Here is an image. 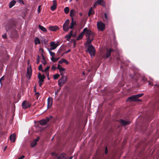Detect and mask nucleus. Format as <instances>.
<instances>
[{
    "label": "nucleus",
    "instance_id": "f257e3e1",
    "mask_svg": "<svg viewBox=\"0 0 159 159\" xmlns=\"http://www.w3.org/2000/svg\"><path fill=\"white\" fill-rule=\"evenodd\" d=\"M67 80V77L66 75L61 76V78L58 80V85L61 87L65 84Z\"/></svg>",
    "mask_w": 159,
    "mask_h": 159
},
{
    "label": "nucleus",
    "instance_id": "f03ea898",
    "mask_svg": "<svg viewBox=\"0 0 159 159\" xmlns=\"http://www.w3.org/2000/svg\"><path fill=\"white\" fill-rule=\"evenodd\" d=\"M86 51H88L92 57L94 56L95 55V49L92 45H91L88 46V49Z\"/></svg>",
    "mask_w": 159,
    "mask_h": 159
},
{
    "label": "nucleus",
    "instance_id": "7ed1b4c3",
    "mask_svg": "<svg viewBox=\"0 0 159 159\" xmlns=\"http://www.w3.org/2000/svg\"><path fill=\"white\" fill-rule=\"evenodd\" d=\"M84 33H85V35L87 38L94 37V34L89 29L87 28H85L83 30Z\"/></svg>",
    "mask_w": 159,
    "mask_h": 159
},
{
    "label": "nucleus",
    "instance_id": "20e7f679",
    "mask_svg": "<svg viewBox=\"0 0 159 159\" xmlns=\"http://www.w3.org/2000/svg\"><path fill=\"white\" fill-rule=\"evenodd\" d=\"M38 77L39 79V85L41 87L43 82L44 81L45 77L43 75H42L40 73H39L38 75Z\"/></svg>",
    "mask_w": 159,
    "mask_h": 159
},
{
    "label": "nucleus",
    "instance_id": "39448f33",
    "mask_svg": "<svg viewBox=\"0 0 159 159\" xmlns=\"http://www.w3.org/2000/svg\"><path fill=\"white\" fill-rule=\"evenodd\" d=\"M97 28L99 31H103L105 28V25L101 22H98L97 24Z\"/></svg>",
    "mask_w": 159,
    "mask_h": 159
},
{
    "label": "nucleus",
    "instance_id": "423d86ee",
    "mask_svg": "<svg viewBox=\"0 0 159 159\" xmlns=\"http://www.w3.org/2000/svg\"><path fill=\"white\" fill-rule=\"evenodd\" d=\"M21 105L23 109H26L30 107L31 103L26 100H24L23 102Z\"/></svg>",
    "mask_w": 159,
    "mask_h": 159
},
{
    "label": "nucleus",
    "instance_id": "0eeeda50",
    "mask_svg": "<svg viewBox=\"0 0 159 159\" xmlns=\"http://www.w3.org/2000/svg\"><path fill=\"white\" fill-rule=\"evenodd\" d=\"M127 101H139L141 102V101L140 99L137 98V97L135 95H134L132 96L129 97L127 99Z\"/></svg>",
    "mask_w": 159,
    "mask_h": 159
},
{
    "label": "nucleus",
    "instance_id": "6e6552de",
    "mask_svg": "<svg viewBox=\"0 0 159 159\" xmlns=\"http://www.w3.org/2000/svg\"><path fill=\"white\" fill-rule=\"evenodd\" d=\"M69 20L67 19L63 24V30L65 31H67L69 27H68V25L69 24Z\"/></svg>",
    "mask_w": 159,
    "mask_h": 159
},
{
    "label": "nucleus",
    "instance_id": "1a4fd4ad",
    "mask_svg": "<svg viewBox=\"0 0 159 159\" xmlns=\"http://www.w3.org/2000/svg\"><path fill=\"white\" fill-rule=\"evenodd\" d=\"M32 69L31 66H29L27 68L26 77L28 79H30L32 74Z\"/></svg>",
    "mask_w": 159,
    "mask_h": 159
},
{
    "label": "nucleus",
    "instance_id": "9d476101",
    "mask_svg": "<svg viewBox=\"0 0 159 159\" xmlns=\"http://www.w3.org/2000/svg\"><path fill=\"white\" fill-rule=\"evenodd\" d=\"M50 119L49 118H47L45 119L41 120L39 121V123L41 125H45L49 121Z\"/></svg>",
    "mask_w": 159,
    "mask_h": 159
},
{
    "label": "nucleus",
    "instance_id": "9b49d317",
    "mask_svg": "<svg viewBox=\"0 0 159 159\" xmlns=\"http://www.w3.org/2000/svg\"><path fill=\"white\" fill-rule=\"evenodd\" d=\"M114 51V50L111 48H110V49H107L106 53L104 57H105L106 58H108L110 56L111 52Z\"/></svg>",
    "mask_w": 159,
    "mask_h": 159
},
{
    "label": "nucleus",
    "instance_id": "f8f14e48",
    "mask_svg": "<svg viewBox=\"0 0 159 159\" xmlns=\"http://www.w3.org/2000/svg\"><path fill=\"white\" fill-rule=\"evenodd\" d=\"M57 43H56L54 42H52L50 43L51 48L50 50H53L55 49L58 46Z\"/></svg>",
    "mask_w": 159,
    "mask_h": 159
},
{
    "label": "nucleus",
    "instance_id": "ddd939ff",
    "mask_svg": "<svg viewBox=\"0 0 159 159\" xmlns=\"http://www.w3.org/2000/svg\"><path fill=\"white\" fill-rule=\"evenodd\" d=\"M16 140V134H13L10 136V140L11 142H15Z\"/></svg>",
    "mask_w": 159,
    "mask_h": 159
},
{
    "label": "nucleus",
    "instance_id": "4468645a",
    "mask_svg": "<svg viewBox=\"0 0 159 159\" xmlns=\"http://www.w3.org/2000/svg\"><path fill=\"white\" fill-rule=\"evenodd\" d=\"M93 40V37L87 38V41L84 45L89 44L91 43L92 41Z\"/></svg>",
    "mask_w": 159,
    "mask_h": 159
},
{
    "label": "nucleus",
    "instance_id": "2eb2a0df",
    "mask_svg": "<svg viewBox=\"0 0 159 159\" xmlns=\"http://www.w3.org/2000/svg\"><path fill=\"white\" fill-rule=\"evenodd\" d=\"M97 2L99 4L101 5L103 7H106L105 2L103 0H97Z\"/></svg>",
    "mask_w": 159,
    "mask_h": 159
},
{
    "label": "nucleus",
    "instance_id": "dca6fc26",
    "mask_svg": "<svg viewBox=\"0 0 159 159\" xmlns=\"http://www.w3.org/2000/svg\"><path fill=\"white\" fill-rule=\"evenodd\" d=\"M120 122L121 124L124 125H126L130 124V122L128 121H126L124 120H120Z\"/></svg>",
    "mask_w": 159,
    "mask_h": 159
},
{
    "label": "nucleus",
    "instance_id": "f3484780",
    "mask_svg": "<svg viewBox=\"0 0 159 159\" xmlns=\"http://www.w3.org/2000/svg\"><path fill=\"white\" fill-rule=\"evenodd\" d=\"M53 5L51 7V9L52 11H54L56 8L57 5L56 0H54L53 1Z\"/></svg>",
    "mask_w": 159,
    "mask_h": 159
},
{
    "label": "nucleus",
    "instance_id": "a211bd4d",
    "mask_svg": "<svg viewBox=\"0 0 159 159\" xmlns=\"http://www.w3.org/2000/svg\"><path fill=\"white\" fill-rule=\"evenodd\" d=\"M49 29L50 30L52 31H56V30L59 29V27L57 26H51L49 27Z\"/></svg>",
    "mask_w": 159,
    "mask_h": 159
},
{
    "label": "nucleus",
    "instance_id": "6ab92c4d",
    "mask_svg": "<svg viewBox=\"0 0 159 159\" xmlns=\"http://www.w3.org/2000/svg\"><path fill=\"white\" fill-rule=\"evenodd\" d=\"M52 98H48V108L50 107L52 105Z\"/></svg>",
    "mask_w": 159,
    "mask_h": 159
},
{
    "label": "nucleus",
    "instance_id": "aec40b11",
    "mask_svg": "<svg viewBox=\"0 0 159 159\" xmlns=\"http://www.w3.org/2000/svg\"><path fill=\"white\" fill-rule=\"evenodd\" d=\"M75 11L74 10L72 9L70 11V16L71 19H74L73 17L75 16Z\"/></svg>",
    "mask_w": 159,
    "mask_h": 159
},
{
    "label": "nucleus",
    "instance_id": "412c9836",
    "mask_svg": "<svg viewBox=\"0 0 159 159\" xmlns=\"http://www.w3.org/2000/svg\"><path fill=\"white\" fill-rule=\"evenodd\" d=\"M76 24V22L75 21H74V19H71V25L69 27V28L72 29L73 28L74 26Z\"/></svg>",
    "mask_w": 159,
    "mask_h": 159
},
{
    "label": "nucleus",
    "instance_id": "4be33fe9",
    "mask_svg": "<svg viewBox=\"0 0 159 159\" xmlns=\"http://www.w3.org/2000/svg\"><path fill=\"white\" fill-rule=\"evenodd\" d=\"M65 69L62 67H61L60 69H59V72L61 76L64 75H63L65 73Z\"/></svg>",
    "mask_w": 159,
    "mask_h": 159
},
{
    "label": "nucleus",
    "instance_id": "5701e85b",
    "mask_svg": "<svg viewBox=\"0 0 159 159\" xmlns=\"http://www.w3.org/2000/svg\"><path fill=\"white\" fill-rule=\"evenodd\" d=\"M16 2V1L14 0H12L11 1L9 4V7L10 8H11L15 5Z\"/></svg>",
    "mask_w": 159,
    "mask_h": 159
},
{
    "label": "nucleus",
    "instance_id": "b1692460",
    "mask_svg": "<svg viewBox=\"0 0 159 159\" xmlns=\"http://www.w3.org/2000/svg\"><path fill=\"white\" fill-rule=\"evenodd\" d=\"M94 12L93 10H92V7H91L89 10L88 15L89 16H90L91 15L94 14Z\"/></svg>",
    "mask_w": 159,
    "mask_h": 159
},
{
    "label": "nucleus",
    "instance_id": "393cba45",
    "mask_svg": "<svg viewBox=\"0 0 159 159\" xmlns=\"http://www.w3.org/2000/svg\"><path fill=\"white\" fill-rule=\"evenodd\" d=\"M84 33L83 31L79 35L77 39V40H79L80 39H82L83 36H84Z\"/></svg>",
    "mask_w": 159,
    "mask_h": 159
},
{
    "label": "nucleus",
    "instance_id": "a878e982",
    "mask_svg": "<svg viewBox=\"0 0 159 159\" xmlns=\"http://www.w3.org/2000/svg\"><path fill=\"white\" fill-rule=\"evenodd\" d=\"M39 29L43 32H46L47 31L46 29L41 25H39Z\"/></svg>",
    "mask_w": 159,
    "mask_h": 159
},
{
    "label": "nucleus",
    "instance_id": "bb28decb",
    "mask_svg": "<svg viewBox=\"0 0 159 159\" xmlns=\"http://www.w3.org/2000/svg\"><path fill=\"white\" fill-rule=\"evenodd\" d=\"M34 43L35 45L39 44L40 43L39 39L37 37H35L34 39Z\"/></svg>",
    "mask_w": 159,
    "mask_h": 159
},
{
    "label": "nucleus",
    "instance_id": "cd10ccee",
    "mask_svg": "<svg viewBox=\"0 0 159 159\" xmlns=\"http://www.w3.org/2000/svg\"><path fill=\"white\" fill-rule=\"evenodd\" d=\"M37 144V142L35 140H34L33 142H32L31 144V146L32 147H35Z\"/></svg>",
    "mask_w": 159,
    "mask_h": 159
},
{
    "label": "nucleus",
    "instance_id": "c85d7f7f",
    "mask_svg": "<svg viewBox=\"0 0 159 159\" xmlns=\"http://www.w3.org/2000/svg\"><path fill=\"white\" fill-rule=\"evenodd\" d=\"M48 50L49 51V53L50 54V55L52 56V59L53 58V57L55 56V53L53 52H52L50 51V50L48 49Z\"/></svg>",
    "mask_w": 159,
    "mask_h": 159
},
{
    "label": "nucleus",
    "instance_id": "c756f323",
    "mask_svg": "<svg viewBox=\"0 0 159 159\" xmlns=\"http://www.w3.org/2000/svg\"><path fill=\"white\" fill-rule=\"evenodd\" d=\"M50 68V66H47L44 70H43V72H45L46 74L47 73H49L48 70Z\"/></svg>",
    "mask_w": 159,
    "mask_h": 159
},
{
    "label": "nucleus",
    "instance_id": "7c9ffc66",
    "mask_svg": "<svg viewBox=\"0 0 159 159\" xmlns=\"http://www.w3.org/2000/svg\"><path fill=\"white\" fill-rule=\"evenodd\" d=\"M64 11L66 14H68L69 11V9L68 7H66L65 8Z\"/></svg>",
    "mask_w": 159,
    "mask_h": 159
},
{
    "label": "nucleus",
    "instance_id": "2f4dec72",
    "mask_svg": "<svg viewBox=\"0 0 159 159\" xmlns=\"http://www.w3.org/2000/svg\"><path fill=\"white\" fill-rule=\"evenodd\" d=\"M104 17L103 18V20L104 21H107V20L108 19V18L107 17V15L106 14V13H104Z\"/></svg>",
    "mask_w": 159,
    "mask_h": 159
},
{
    "label": "nucleus",
    "instance_id": "473e14b6",
    "mask_svg": "<svg viewBox=\"0 0 159 159\" xmlns=\"http://www.w3.org/2000/svg\"><path fill=\"white\" fill-rule=\"evenodd\" d=\"M38 69L39 70L41 71L42 72H43V69L42 65V64H40L39 66V67Z\"/></svg>",
    "mask_w": 159,
    "mask_h": 159
},
{
    "label": "nucleus",
    "instance_id": "72a5a7b5",
    "mask_svg": "<svg viewBox=\"0 0 159 159\" xmlns=\"http://www.w3.org/2000/svg\"><path fill=\"white\" fill-rule=\"evenodd\" d=\"M71 37V35H70L69 34H68L65 36V38H66V40L67 41H69V39Z\"/></svg>",
    "mask_w": 159,
    "mask_h": 159
},
{
    "label": "nucleus",
    "instance_id": "f704fd0d",
    "mask_svg": "<svg viewBox=\"0 0 159 159\" xmlns=\"http://www.w3.org/2000/svg\"><path fill=\"white\" fill-rule=\"evenodd\" d=\"M60 76V75L58 74H56L54 75L53 78L54 79H57Z\"/></svg>",
    "mask_w": 159,
    "mask_h": 159
},
{
    "label": "nucleus",
    "instance_id": "c9c22d12",
    "mask_svg": "<svg viewBox=\"0 0 159 159\" xmlns=\"http://www.w3.org/2000/svg\"><path fill=\"white\" fill-rule=\"evenodd\" d=\"M36 127L37 129L39 131H41L43 130L41 128L39 125H37L36 126Z\"/></svg>",
    "mask_w": 159,
    "mask_h": 159
},
{
    "label": "nucleus",
    "instance_id": "e433bc0d",
    "mask_svg": "<svg viewBox=\"0 0 159 159\" xmlns=\"http://www.w3.org/2000/svg\"><path fill=\"white\" fill-rule=\"evenodd\" d=\"M42 56L43 59V63L44 65H46L47 63V62L45 60V58L43 56V55H42Z\"/></svg>",
    "mask_w": 159,
    "mask_h": 159
},
{
    "label": "nucleus",
    "instance_id": "4c0bfd02",
    "mask_svg": "<svg viewBox=\"0 0 159 159\" xmlns=\"http://www.w3.org/2000/svg\"><path fill=\"white\" fill-rule=\"evenodd\" d=\"M154 88H157L158 89H159V83H158V82L157 83H156V84H154Z\"/></svg>",
    "mask_w": 159,
    "mask_h": 159
},
{
    "label": "nucleus",
    "instance_id": "58836bf2",
    "mask_svg": "<svg viewBox=\"0 0 159 159\" xmlns=\"http://www.w3.org/2000/svg\"><path fill=\"white\" fill-rule=\"evenodd\" d=\"M143 95V93H141V94L136 95H135L136 96L137 98H138L142 97Z\"/></svg>",
    "mask_w": 159,
    "mask_h": 159
},
{
    "label": "nucleus",
    "instance_id": "ea45409f",
    "mask_svg": "<svg viewBox=\"0 0 159 159\" xmlns=\"http://www.w3.org/2000/svg\"><path fill=\"white\" fill-rule=\"evenodd\" d=\"M59 58H54V57H53V59H52V58H51V60L53 62H55L57 61Z\"/></svg>",
    "mask_w": 159,
    "mask_h": 159
},
{
    "label": "nucleus",
    "instance_id": "a19ab883",
    "mask_svg": "<svg viewBox=\"0 0 159 159\" xmlns=\"http://www.w3.org/2000/svg\"><path fill=\"white\" fill-rule=\"evenodd\" d=\"M65 61V59H61L60 60L58 61V63L60 64H62L63 63H64Z\"/></svg>",
    "mask_w": 159,
    "mask_h": 159
},
{
    "label": "nucleus",
    "instance_id": "79ce46f5",
    "mask_svg": "<svg viewBox=\"0 0 159 159\" xmlns=\"http://www.w3.org/2000/svg\"><path fill=\"white\" fill-rule=\"evenodd\" d=\"M39 58H40V57H39V56L38 55L37 56V61H36V62L37 64H39Z\"/></svg>",
    "mask_w": 159,
    "mask_h": 159
},
{
    "label": "nucleus",
    "instance_id": "37998d69",
    "mask_svg": "<svg viewBox=\"0 0 159 159\" xmlns=\"http://www.w3.org/2000/svg\"><path fill=\"white\" fill-rule=\"evenodd\" d=\"M17 2L20 4H24L23 0H17Z\"/></svg>",
    "mask_w": 159,
    "mask_h": 159
},
{
    "label": "nucleus",
    "instance_id": "c03bdc74",
    "mask_svg": "<svg viewBox=\"0 0 159 159\" xmlns=\"http://www.w3.org/2000/svg\"><path fill=\"white\" fill-rule=\"evenodd\" d=\"M40 6H41L40 5L38 7V13H39V12L40 11Z\"/></svg>",
    "mask_w": 159,
    "mask_h": 159
},
{
    "label": "nucleus",
    "instance_id": "a18cd8bd",
    "mask_svg": "<svg viewBox=\"0 0 159 159\" xmlns=\"http://www.w3.org/2000/svg\"><path fill=\"white\" fill-rule=\"evenodd\" d=\"M56 69V67L54 66H52L51 69L52 70H54Z\"/></svg>",
    "mask_w": 159,
    "mask_h": 159
},
{
    "label": "nucleus",
    "instance_id": "49530a36",
    "mask_svg": "<svg viewBox=\"0 0 159 159\" xmlns=\"http://www.w3.org/2000/svg\"><path fill=\"white\" fill-rule=\"evenodd\" d=\"M47 75V78H48V80H50V77H49V73H47V74H46Z\"/></svg>",
    "mask_w": 159,
    "mask_h": 159
},
{
    "label": "nucleus",
    "instance_id": "de8ad7c7",
    "mask_svg": "<svg viewBox=\"0 0 159 159\" xmlns=\"http://www.w3.org/2000/svg\"><path fill=\"white\" fill-rule=\"evenodd\" d=\"M97 2H95V3L93 5V8H95L97 6Z\"/></svg>",
    "mask_w": 159,
    "mask_h": 159
},
{
    "label": "nucleus",
    "instance_id": "09e8293b",
    "mask_svg": "<svg viewBox=\"0 0 159 159\" xmlns=\"http://www.w3.org/2000/svg\"><path fill=\"white\" fill-rule=\"evenodd\" d=\"M2 37L3 38H6V34H3L2 35Z\"/></svg>",
    "mask_w": 159,
    "mask_h": 159
},
{
    "label": "nucleus",
    "instance_id": "8fccbe9b",
    "mask_svg": "<svg viewBox=\"0 0 159 159\" xmlns=\"http://www.w3.org/2000/svg\"><path fill=\"white\" fill-rule=\"evenodd\" d=\"M39 137H38L36 139H34V140H35L36 142L37 143V142L39 140Z\"/></svg>",
    "mask_w": 159,
    "mask_h": 159
},
{
    "label": "nucleus",
    "instance_id": "3c124183",
    "mask_svg": "<svg viewBox=\"0 0 159 159\" xmlns=\"http://www.w3.org/2000/svg\"><path fill=\"white\" fill-rule=\"evenodd\" d=\"M25 157V156H22L20 157L19 158V159H22Z\"/></svg>",
    "mask_w": 159,
    "mask_h": 159
},
{
    "label": "nucleus",
    "instance_id": "603ef678",
    "mask_svg": "<svg viewBox=\"0 0 159 159\" xmlns=\"http://www.w3.org/2000/svg\"><path fill=\"white\" fill-rule=\"evenodd\" d=\"M60 65L59 64H58V66L57 67V69H58L59 70V69L60 68Z\"/></svg>",
    "mask_w": 159,
    "mask_h": 159
},
{
    "label": "nucleus",
    "instance_id": "864d4df0",
    "mask_svg": "<svg viewBox=\"0 0 159 159\" xmlns=\"http://www.w3.org/2000/svg\"><path fill=\"white\" fill-rule=\"evenodd\" d=\"M64 63H65L67 64H68V61L65 59V61H64Z\"/></svg>",
    "mask_w": 159,
    "mask_h": 159
},
{
    "label": "nucleus",
    "instance_id": "5fc2aeb1",
    "mask_svg": "<svg viewBox=\"0 0 159 159\" xmlns=\"http://www.w3.org/2000/svg\"><path fill=\"white\" fill-rule=\"evenodd\" d=\"M105 153L106 154L107 153V147L106 148L105 150Z\"/></svg>",
    "mask_w": 159,
    "mask_h": 159
},
{
    "label": "nucleus",
    "instance_id": "6e6d98bb",
    "mask_svg": "<svg viewBox=\"0 0 159 159\" xmlns=\"http://www.w3.org/2000/svg\"><path fill=\"white\" fill-rule=\"evenodd\" d=\"M148 84H149V85H151V86H153V84L151 83H150V82H149V83H148Z\"/></svg>",
    "mask_w": 159,
    "mask_h": 159
},
{
    "label": "nucleus",
    "instance_id": "4d7b16f0",
    "mask_svg": "<svg viewBox=\"0 0 159 159\" xmlns=\"http://www.w3.org/2000/svg\"><path fill=\"white\" fill-rule=\"evenodd\" d=\"M70 51V49H69V50H68L66 52V53H67L69 52Z\"/></svg>",
    "mask_w": 159,
    "mask_h": 159
},
{
    "label": "nucleus",
    "instance_id": "13d9d810",
    "mask_svg": "<svg viewBox=\"0 0 159 159\" xmlns=\"http://www.w3.org/2000/svg\"><path fill=\"white\" fill-rule=\"evenodd\" d=\"M7 148V146H5V148H4V149H3V151H5V150H6V149Z\"/></svg>",
    "mask_w": 159,
    "mask_h": 159
},
{
    "label": "nucleus",
    "instance_id": "bf43d9fd",
    "mask_svg": "<svg viewBox=\"0 0 159 159\" xmlns=\"http://www.w3.org/2000/svg\"><path fill=\"white\" fill-rule=\"evenodd\" d=\"M72 30H71V31H70V34H70V35L71 36V35H72Z\"/></svg>",
    "mask_w": 159,
    "mask_h": 159
},
{
    "label": "nucleus",
    "instance_id": "052dcab7",
    "mask_svg": "<svg viewBox=\"0 0 159 159\" xmlns=\"http://www.w3.org/2000/svg\"><path fill=\"white\" fill-rule=\"evenodd\" d=\"M52 155H55L56 154H55V153H54V152H52Z\"/></svg>",
    "mask_w": 159,
    "mask_h": 159
},
{
    "label": "nucleus",
    "instance_id": "680f3d73",
    "mask_svg": "<svg viewBox=\"0 0 159 159\" xmlns=\"http://www.w3.org/2000/svg\"><path fill=\"white\" fill-rule=\"evenodd\" d=\"M73 158V157H71L69 158H68V159H72Z\"/></svg>",
    "mask_w": 159,
    "mask_h": 159
},
{
    "label": "nucleus",
    "instance_id": "e2e57ef3",
    "mask_svg": "<svg viewBox=\"0 0 159 159\" xmlns=\"http://www.w3.org/2000/svg\"><path fill=\"white\" fill-rule=\"evenodd\" d=\"M35 94H39V93L38 92L37 93H35Z\"/></svg>",
    "mask_w": 159,
    "mask_h": 159
},
{
    "label": "nucleus",
    "instance_id": "0e129e2a",
    "mask_svg": "<svg viewBox=\"0 0 159 159\" xmlns=\"http://www.w3.org/2000/svg\"><path fill=\"white\" fill-rule=\"evenodd\" d=\"M60 158V157H57V159H59V158Z\"/></svg>",
    "mask_w": 159,
    "mask_h": 159
},
{
    "label": "nucleus",
    "instance_id": "69168bd1",
    "mask_svg": "<svg viewBox=\"0 0 159 159\" xmlns=\"http://www.w3.org/2000/svg\"><path fill=\"white\" fill-rule=\"evenodd\" d=\"M80 15H82V14L81 13H80Z\"/></svg>",
    "mask_w": 159,
    "mask_h": 159
},
{
    "label": "nucleus",
    "instance_id": "338daca9",
    "mask_svg": "<svg viewBox=\"0 0 159 159\" xmlns=\"http://www.w3.org/2000/svg\"><path fill=\"white\" fill-rule=\"evenodd\" d=\"M72 1V0H70V2Z\"/></svg>",
    "mask_w": 159,
    "mask_h": 159
},
{
    "label": "nucleus",
    "instance_id": "774afa93",
    "mask_svg": "<svg viewBox=\"0 0 159 159\" xmlns=\"http://www.w3.org/2000/svg\"><path fill=\"white\" fill-rule=\"evenodd\" d=\"M52 118V116H51V118H50V119H51Z\"/></svg>",
    "mask_w": 159,
    "mask_h": 159
}]
</instances>
